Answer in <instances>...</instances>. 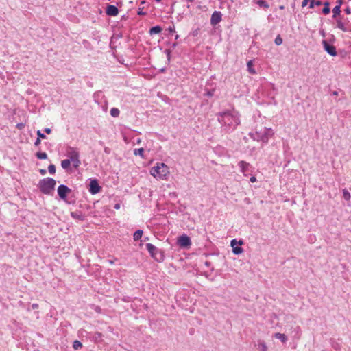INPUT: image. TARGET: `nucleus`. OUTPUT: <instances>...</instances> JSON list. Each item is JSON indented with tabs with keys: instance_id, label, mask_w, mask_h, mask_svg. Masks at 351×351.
<instances>
[{
	"instance_id": "6",
	"label": "nucleus",
	"mask_w": 351,
	"mask_h": 351,
	"mask_svg": "<svg viewBox=\"0 0 351 351\" xmlns=\"http://www.w3.org/2000/svg\"><path fill=\"white\" fill-rule=\"evenodd\" d=\"M146 249L149 253L152 258L157 262H162L165 259L164 252L162 250L156 247L152 243L146 244Z\"/></svg>"
},
{
	"instance_id": "46",
	"label": "nucleus",
	"mask_w": 351,
	"mask_h": 351,
	"mask_svg": "<svg viewBox=\"0 0 351 351\" xmlns=\"http://www.w3.org/2000/svg\"><path fill=\"white\" fill-rule=\"evenodd\" d=\"M114 209L116 210H118L120 208V204H116L114 206Z\"/></svg>"
},
{
	"instance_id": "28",
	"label": "nucleus",
	"mask_w": 351,
	"mask_h": 351,
	"mask_svg": "<svg viewBox=\"0 0 351 351\" xmlns=\"http://www.w3.org/2000/svg\"><path fill=\"white\" fill-rule=\"evenodd\" d=\"M243 250L242 247H232V252L234 254H240L243 252Z\"/></svg>"
},
{
	"instance_id": "30",
	"label": "nucleus",
	"mask_w": 351,
	"mask_h": 351,
	"mask_svg": "<svg viewBox=\"0 0 351 351\" xmlns=\"http://www.w3.org/2000/svg\"><path fill=\"white\" fill-rule=\"evenodd\" d=\"M215 90H206L205 93H204V96H206L208 97H211L214 95Z\"/></svg>"
},
{
	"instance_id": "35",
	"label": "nucleus",
	"mask_w": 351,
	"mask_h": 351,
	"mask_svg": "<svg viewBox=\"0 0 351 351\" xmlns=\"http://www.w3.org/2000/svg\"><path fill=\"white\" fill-rule=\"evenodd\" d=\"M36 134L38 136V138H39L40 139V138L45 139L47 138L46 136L44 134H43L40 130H38L36 132Z\"/></svg>"
},
{
	"instance_id": "39",
	"label": "nucleus",
	"mask_w": 351,
	"mask_h": 351,
	"mask_svg": "<svg viewBox=\"0 0 351 351\" xmlns=\"http://www.w3.org/2000/svg\"><path fill=\"white\" fill-rule=\"evenodd\" d=\"M40 144V139L39 138H37L36 141L34 142L35 146H38Z\"/></svg>"
},
{
	"instance_id": "51",
	"label": "nucleus",
	"mask_w": 351,
	"mask_h": 351,
	"mask_svg": "<svg viewBox=\"0 0 351 351\" xmlns=\"http://www.w3.org/2000/svg\"><path fill=\"white\" fill-rule=\"evenodd\" d=\"M96 335H97V337H101V333H99V332H97V333H96Z\"/></svg>"
},
{
	"instance_id": "16",
	"label": "nucleus",
	"mask_w": 351,
	"mask_h": 351,
	"mask_svg": "<svg viewBox=\"0 0 351 351\" xmlns=\"http://www.w3.org/2000/svg\"><path fill=\"white\" fill-rule=\"evenodd\" d=\"M71 162L72 161H71L69 159L63 160L61 162V167H62V169L67 170L69 168Z\"/></svg>"
},
{
	"instance_id": "2",
	"label": "nucleus",
	"mask_w": 351,
	"mask_h": 351,
	"mask_svg": "<svg viewBox=\"0 0 351 351\" xmlns=\"http://www.w3.org/2000/svg\"><path fill=\"white\" fill-rule=\"evenodd\" d=\"M150 174L157 180H166L169 174V169L163 162H158L150 169Z\"/></svg>"
},
{
	"instance_id": "24",
	"label": "nucleus",
	"mask_w": 351,
	"mask_h": 351,
	"mask_svg": "<svg viewBox=\"0 0 351 351\" xmlns=\"http://www.w3.org/2000/svg\"><path fill=\"white\" fill-rule=\"evenodd\" d=\"M256 3L261 8H264L265 9H267L269 5L267 2L263 1V0H258Z\"/></svg>"
},
{
	"instance_id": "26",
	"label": "nucleus",
	"mask_w": 351,
	"mask_h": 351,
	"mask_svg": "<svg viewBox=\"0 0 351 351\" xmlns=\"http://www.w3.org/2000/svg\"><path fill=\"white\" fill-rule=\"evenodd\" d=\"M37 158L40 160H45L47 158V154L45 152H38L36 154Z\"/></svg>"
},
{
	"instance_id": "27",
	"label": "nucleus",
	"mask_w": 351,
	"mask_h": 351,
	"mask_svg": "<svg viewBox=\"0 0 351 351\" xmlns=\"http://www.w3.org/2000/svg\"><path fill=\"white\" fill-rule=\"evenodd\" d=\"M73 348L75 350L80 349L82 348V343L78 340H75L73 342Z\"/></svg>"
},
{
	"instance_id": "31",
	"label": "nucleus",
	"mask_w": 351,
	"mask_h": 351,
	"mask_svg": "<svg viewBox=\"0 0 351 351\" xmlns=\"http://www.w3.org/2000/svg\"><path fill=\"white\" fill-rule=\"evenodd\" d=\"M343 197L346 200H349L350 199V194L346 189L343 190Z\"/></svg>"
},
{
	"instance_id": "13",
	"label": "nucleus",
	"mask_w": 351,
	"mask_h": 351,
	"mask_svg": "<svg viewBox=\"0 0 351 351\" xmlns=\"http://www.w3.org/2000/svg\"><path fill=\"white\" fill-rule=\"evenodd\" d=\"M238 165L241 169V171L243 173L245 176H247V173L250 171V165L243 160H241L239 162Z\"/></svg>"
},
{
	"instance_id": "23",
	"label": "nucleus",
	"mask_w": 351,
	"mask_h": 351,
	"mask_svg": "<svg viewBox=\"0 0 351 351\" xmlns=\"http://www.w3.org/2000/svg\"><path fill=\"white\" fill-rule=\"evenodd\" d=\"M329 5H330L329 3L327 1L324 3V7L322 9L323 14H328L330 13V9L329 8Z\"/></svg>"
},
{
	"instance_id": "17",
	"label": "nucleus",
	"mask_w": 351,
	"mask_h": 351,
	"mask_svg": "<svg viewBox=\"0 0 351 351\" xmlns=\"http://www.w3.org/2000/svg\"><path fill=\"white\" fill-rule=\"evenodd\" d=\"M276 339H280L282 342L285 343L287 341V337L285 334L277 332L274 335Z\"/></svg>"
},
{
	"instance_id": "33",
	"label": "nucleus",
	"mask_w": 351,
	"mask_h": 351,
	"mask_svg": "<svg viewBox=\"0 0 351 351\" xmlns=\"http://www.w3.org/2000/svg\"><path fill=\"white\" fill-rule=\"evenodd\" d=\"M274 43L276 45H280L282 43V39L280 35H278L276 37V38L274 40Z\"/></svg>"
},
{
	"instance_id": "36",
	"label": "nucleus",
	"mask_w": 351,
	"mask_h": 351,
	"mask_svg": "<svg viewBox=\"0 0 351 351\" xmlns=\"http://www.w3.org/2000/svg\"><path fill=\"white\" fill-rule=\"evenodd\" d=\"M165 53L167 54V59L170 60V56H171V51L169 49H166Z\"/></svg>"
},
{
	"instance_id": "43",
	"label": "nucleus",
	"mask_w": 351,
	"mask_h": 351,
	"mask_svg": "<svg viewBox=\"0 0 351 351\" xmlns=\"http://www.w3.org/2000/svg\"><path fill=\"white\" fill-rule=\"evenodd\" d=\"M24 125L23 123H18L16 127L19 128V129H22L23 128Z\"/></svg>"
},
{
	"instance_id": "59",
	"label": "nucleus",
	"mask_w": 351,
	"mask_h": 351,
	"mask_svg": "<svg viewBox=\"0 0 351 351\" xmlns=\"http://www.w3.org/2000/svg\"><path fill=\"white\" fill-rule=\"evenodd\" d=\"M157 2H160L161 0H156Z\"/></svg>"
},
{
	"instance_id": "41",
	"label": "nucleus",
	"mask_w": 351,
	"mask_h": 351,
	"mask_svg": "<svg viewBox=\"0 0 351 351\" xmlns=\"http://www.w3.org/2000/svg\"><path fill=\"white\" fill-rule=\"evenodd\" d=\"M250 181L251 182H255L256 181V177H255V176H252V177H250Z\"/></svg>"
},
{
	"instance_id": "14",
	"label": "nucleus",
	"mask_w": 351,
	"mask_h": 351,
	"mask_svg": "<svg viewBox=\"0 0 351 351\" xmlns=\"http://www.w3.org/2000/svg\"><path fill=\"white\" fill-rule=\"evenodd\" d=\"M106 13L108 16H115L119 14L118 8L113 5H109L106 9Z\"/></svg>"
},
{
	"instance_id": "4",
	"label": "nucleus",
	"mask_w": 351,
	"mask_h": 351,
	"mask_svg": "<svg viewBox=\"0 0 351 351\" xmlns=\"http://www.w3.org/2000/svg\"><path fill=\"white\" fill-rule=\"evenodd\" d=\"M249 135L254 141H262L264 143H267L269 138L274 135V132L271 128H263L259 131L250 133Z\"/></svg>"
},
{
	"instance_id": "40",
	"label": "nucleus",
	"mask_w": 351,
	"mask_h": 351,
	"mask_svg": "<svg viewBox=\"0 0 351 351\" xmlns=\"http://www.w3.org/2000/svg\"><path fill=\"white\" fill-rule=\"evenodd\" d=\"M45 132L47 134H51V130L50 128H46L45 129Z\"/></svg>"
},
{
	"instance_id": "55",
	"label": "nucleus",
	"mask_w": 351,
	"mask_h": 351,
	"mask_svg": "<svg viewBox=\"0 0 351 351\" xmlns=\"http://www.w3.org/2000/svg\"><path fill=\"white\" fill-rule=\"evenodd\" d=\"M71 215H72L73 217H75V216L74 215V213H71Z\"/></svg>"
},
{
	"instance_id": "1",
	"label": "nucleus",
	"mask_w": 351,
	"mask_h": 351,
	"mask_svg": "<svg viewBox=\"0 0 351 351\" xmlns=\"http://www.w3.org/2000/svg\"><path fill=\"white\" fill-rule=\"evenodd\" d=\"M217 120L226 132L234 131L240 124L239 114L234 110H226L217 114Z\"/></svg>"
},
{
	"instance_id": "21",
	"label": "nucleus",
	"mask_w": 351,
	"mask_h": 351,
	"mask_svg": "<svg viewBox=\"0 0 351 351\" xmlns=\"http://www.w3.org/2000/svg\"><path fill=\"white\" fill-rule=\"evenodd\" d=\"M258 348L260 351H267V346L264 341H259L258 343Z\"/></svg>"
},
{
	"instance_id": "53",
	"label": "nucleus",
	"mask_w": 351,
	"mask_h": 351,
	"mask_svg": "<svg viewBox=\"0 0 351 351\" xmlns=\"http://www.w3.org/2000/svg\"><path fill=\"white\" fill-rule=\"evenodd\" d=\"M188 2H193L194 0H186Z\"/></svg>"
},
{
	"instance_id": "56",
	"label": "nucleus",
	"mask_w": 351,
	"mask_h": 351,
	"mask_svg": "<svg viewBox=\"0 0 351 351\" xmlns=\"http://www.w3.org/2000/svg\"><path fill=\"white\" fill-rule=\"evenodd\" d=\"M176 43H173V47H176Z\"/></svg>"
},
{
	"instance_id": "18",
	"label": "nucleus",
	"mask_w": 351,
	"mask_h": 351,
	"mask_svg": "<svg viewBox=\"0 0 351 351\" xmlns=\"http://www.w3.org/2000/svg\"><path fill=\"white\" fill-rule=\"evenodd\" d=\"M143 233V232L142 230H136L133 234V239L134 241H138L142 237Z\"/></svg>"
},
{
	"instance_id": "57",
	"label": "nucleus",
	"mask_w": 351,
	"mask_h": 351,
	"mask_svg": "<svg viewBox=\"0 0 351 351\" xmlns=\"http://www.w3.org/2000/svg\"><path fill=\"white\" fill-rule=\"evenodd\" d=\"M104 150H105V152H107V153H108V149H107V148H105V149H104Z\"/></svg>"
},
{
	"instance_id": "58",
	"label": "nucleus",
	"mask_w": 351,
	"mask_h": 351,
	"mask_svg": "<svg viewBox=\"0 0 351 351\" xmlns=\"http://www.w3.org/2000/svg\"><path fill=\"white\" fill-rule=\"evenodd\" d=\"M140 142H141V140H140V139H138V140L137 141V143H139Z\"/></svg>"
},
{
	"instance_id": "29",
	"label": "nucleus",
	"mask_w": 351,
	"mask_h": 351,
	"mask_svg": "<svg viewBox=\"0 0 351 351\" xmlns=\"http://www.w3.org/2000/svg\"><path fill=\"white\" fill-rule=\"evenodd\" d=\"M322 5V1H311L310 5H309V8H313L315 7V5H317V6H319Z\"/></svg>"
},
{
	"instance_id": "47",
	"label": "nucleus",
	"mask_w": 351,
	"mask_h": 351,
	"mask_svg": "<svg viewBox=\"0 0 351 351\" xmlns=\"http://www.w3.org/2000/svg\"><path fill=\"white\" fill-rule=\"evenodd\" d=\"M168 30H169V32H171V33H172V32H173L175 31V30H174V28H173V27H169L168 28Z\"/></svg>"
},
{
	"instance_id": "12",
	"label": "nucleus",
	"mask_w": 351,
	"mask_h": 351,
	"mask_svg": "<svg viewBox=\"0 0 351 351\" xmlns=\"http://www.w3.org/2000/svg\"><path fill=\"white\" fill-rule=\"evenodd\" d=\"M222 19V14L219 11H215L212 15L210 19V24L212 25H216L219 22H221Z\"/></svg>"
},
{
	"instance_id": "15",
	"label": "nucleus",
	"mask_w": 351,
	"mask_h": 351,
	"mask_svg": "<svg viewBox=\"0 0 351 351\" xmlns=\"http://www.w3.org/2000/svg\"><path fill=\"white\" fill-rule=\"evenodd\" d=\"M162 31V28L159 25H156L150 28L149 33L150 35L157 34L160 33Z\"/></svg>"
},
{
	"instance_id": "49",
	"label": "nucleus",
	"mask_w": 351,
	"mask_h": 351,
	"mask_svg": "<svg viewBox=\"0 0 351 351\" xmlns=\"http://www.w3.org/2000/svg\"><path fill=\"white\" fill-rule=\"evenodd\" d=\"M205 265H206L207 267H209V266H210V262H208V261H206V262L205 263Z\"/></svg>"
},
{
	"instance_id": "54",
	"label": "nucleus",
	"mask_w": 351,
	"mask_h": 351,
	"mask_svg": "<svg viewBox=\"0 0 351 351\" xmlns=\"http://www.w3.org/2000/svg\"><path fill=\"white\" fill-rule=\"evenodd\" d=\"M179 38V36L178 35H176V39H178Z\"/></svg>"
},
{
	"instance_id": "48",
	"label": "nucleus",
	"mask_w": 351,
	"mask_h": 351,
	"mask_svg": "<svg viewBox=\"0 0 351 351\" xmlns=\"http://www.w3.org/2000/svg\"><path fill=\"white\" fill-rule=\"evenodd\" d=\"M332 95H334V96H337V95H338V92H337V91H336V90H335V91H333V92L332 93Z\"/></svg>"
},
{
	"instance_id": "52",
	"label": "nucleus",
	"mask_w": 351,
	"mask_h": 351,
	"mask_svg": "<svg viewBox=\"0 0 351 351\" xmlns=\"http://www.w3.org/2000/svg\"><path fill=\"white\" fill-rule=\"evenodd\" d=\"M279 8H280V10H284V9H285V6H284V5H280V6H279Z\"/></svg>"
},
{
	"instance_id": "32",
	"label": "nucleus",
	"mask_w": 351,
	"mask_h": 351,
	"mask_svg": "<svg viewBox=\"0 0 351 351\" xmlns=\"http://www.w3.org/2000/svg\"><path fill=\"white\" fill-rule=\"evenodd\" d=\"M48 171L50 174H54L56 173V166L54 165H49L48 167Z\"/></svg>"
},
{
	"instance_id": "11",
	"label": "nucleus",
	"mask_w": 351,
	"mask_h": 351,
	"mask_svg": "<svg viewBox=\"0 0 351 351\" xmlns=\"http://www.w3.org/2000/svg\"><path fill=\"white\" fill-rule=\"evenodd\" d=\"M336 27L344 32H348L351 31V27L348 24V23L343 22L341 19H337Z\"/></svg>"
},
{
	"instance_id": "9",
	"label": "nucleus",
	"mask_w": 351,
	"mask_h": 351,
	"mask_svg": "<svg viewBox=\"0 0 351 351\" xmlns=\"http://www.w3.org/2000/svg\"><path fill=\"white\" fill-rule=\"evenodd\" d=\"M101 186L99 185L98 181L96 179H93L90 180L89 184V192L92 195H95L98 193L101 190Z\"/></svg>"
},
{
	"instance_id": "7",
	"label": "nucleus",
	"mask_w": 351,
	"mask_h": 351,
	"mask_svg": "<svg viewBox=\"0 0 351 351\" xmlns=\"http://www.w3.org/2000/svg\"><path fill=\"white\" fill-rule=\"evenodd\" d=\"M57 191L60 198L64 200L67 195L71 192V189L64 184H60Z\"/></svg>"
},
{
	"instance_id": "20",
	"label": "nucleus",
	"mask_w": 351,
	"mask_h": 351,
	"mask_svg": "<svg viewBox=\"0 0 351 351\" xmlns=\"http://www.w3.org/2000/svg\"><path fill=\"white\" fill-rule=\"evenodd\" d=\"M332 17L336 18L338 15L341 13V8L339 5H337L333 9H332Z\"/></svg>"
},
{
	"instance_id": "25",
	"label": "nucleus",
	"mask_w": 351,
	"mask_h": 351,
	"mask_svg": "<svg viewBox=\"0 0 351 351\" xmlns=\"http://www.w3.org/2000/svg\"><path fill=\"white\" fill-rule=\"evenodd\" d=\"M110 115L113 117H117L119 115L120 111L118 108H112L110 111Z\"/></svg>"
},
{
	"instance_id": "42",
	"label": "nucleus",
	"mask_w": 351,
	"mask_h": 351,
	"mask_svg": "<svg viewBox=\"0 0 351 351\" xmlns=\"http://www.w3.org/2000/svg\"><path fill=\"white\" fill-rule=\"evenodd\" d=\"M32 309H37L38 308V304H32Z\"/></svg>"
},
{
	"instance_id": "8",
	"label": "nucleus",
	"mask_w": 351,
	"mask_h": 351,
	"mask_svg": "<svg viewBox=\"0 0 351 351\" xmlns=\"http://www.w3.org/2000/svg\"><path fill=\"white\" fill-rule=\"evenodd\" d=\"M322 45L324 50L330 56H336L337 55L336 48L334 45L329 44L326 40H322Z\"/></svg>"
},
{
	"instance_id": "5",
	"label": "nucleus",
	"mask_w": 351,
	"mask_h": 351,
	"mask_svg": "<svg viewBox=\"0 0 351 351\" xmlns=\"http://www.w3.org/2000/svg\"><path fill=\"white\" fill-rule=\"evenodd\" d=\"M66 156L68 159L72 161L74 168L77 169L80 167L81 161L80 160V153L76 147H68L66 148Z\"/></svg>"
},
{
	"instance_id": "37",
	"label": "nucleus",
	"mask_w": 351,
	"mask_h": 351,
	"mask_svg": "<svg viewBox=\"0 0 351 351\" xmlns=\"http://www.w3.org/2000/svg\"><path fill=\"white\" fill-rule=\"evenodd\" d=\"M308 2H309V0H303V1L302 2V7L304 8L306 5H307Z\"/></svg>"
},
{
	"instance_id": "50",
	"label": "nucleus",
	"mask_w": 351,
	"mask_h": 351,
	"mask_svg": "<svg viewBox=\"0 0 351 351\" xmlns=\"http://www.w3.org/2000/svg\"><path fill=\"white\" fill-rule=\"evenodd\" d=\"M337 3H338L337 5H339L341 6V3H342L341 0H339V1H337Z\"/></svg>"
},
{
	"instance_id": "19",
	"label": "nucleus",
	"mask_w": 351,
	"mask_h": 351,
	"mask_svg": "<svg viewBox=\"0 0 351 351\" xmlns=\"http://www.w3.org/2000/svg\"><path fill=\"white\" fill-rule=\"evenodd\" d=\"M134 154L135 156H140L142 158H145V156H144V149L143 148L135 149L134 150Z\"/></svg>"
},
{
	"instance_id": "38",
	"label": "nucleus",
	"mask_w": 351,
	"mask_h": 351,
	"mask_svg": "<svg viewBox=\"0 0 351 351\" xmlns=\"http://www.w3.org/2000/svg\"><path fill=\"white\" fill-rule=\"evenodd\" d=\"M345 12L346 14H351V9L348 6L345 10Z\"/></svg>"
},
{
	"instance_id": "3",
	"label": "nucleus",
	"mask_w": 351,
	"mask_h": 351,
	"mask_svg": "<svg viewBox=\"0 0 351 351\" xmlns=\"http://www.w3.org/2000/svg\"><path fill=\"white\" fill-rule=\"evenodd\" d=\"M56 184L53 178H45L39 180L38 187L43 194L51 195L55 189Z\"/></svg>"
},
{
	"instance_id": "34",
	"label": "nucleus",
	"mask_w": 351,
	"mask_h": 351,
	"mask_svg": "<svg viewBox=\"0 0 351 351\" xmlns=\"http://www.w3.org/2000/svg\"><path fill=\"white\" fill-rule=\"evenodd\" d=\"M239 244V245H242L243 244V241L241 240H240L239 242H237V241L236 239H232L231 241V246L232 247H234V245H236V244Z\"/></svg>"
},
{
	"instance_id": "44",
	"label": "nucleus",
	"mask_w": 351,
	"mask_h": 351,
	"mask_svg": "<svg viewBox=\"0 0 351 351\" xmlns=\"http://www.w3.org/2000/svg\"><path fill=\"white\" fill-rule=\"evenodd\" d=\"M138 15H145L146 13L145 12H143L142 10H140L138 12Z\"/></svg>"
},
{
	"instance_id": "10",
	"label": "nucleus",
	"mask_w": 351,
	"mask_h": 351,
	"mask_svg": "<svg viewBox=\"0 0 351 351\" xmlns=\"http://www.w3.org/2000/svg\"><path fill=\"white\" fill-rule=\"evenodd\" d=\"M178 243L181 247H188L191 245V239L186 234H183L178 238Z\"/></svg>"
},
{
	"instance_id": "45",
	"label": "nucleus",
	"mask_w": 351,
	"mask_h": 351,
	"mask_svg": "<svg viewBox=\"0 0 351 351\" xmlns=\"http://www.w3.org/2000/svg\"><path fill=\"white\" fill-rule=\"evenodd\" d=\"M40 173H41V175H45L46 173V170L45 169H40Z\"/></svg>"
},
{
	"instance_id": "22",
	"label": "nucleus",
	"mask_w": 351,
	"mask_h": 351,
	"mask_svg": "<svg viewBox=\"0 0 351 351\" xmlns=\"http://www.w3.org/2000/svg\"><path fill=\"white\" fill-rule=\"evenodd\" d=\"M247 70L248 71L252 74H255L256 71L253 68V63L252 60H250L247 63Z\"/></svg>"
}]
</instances>
